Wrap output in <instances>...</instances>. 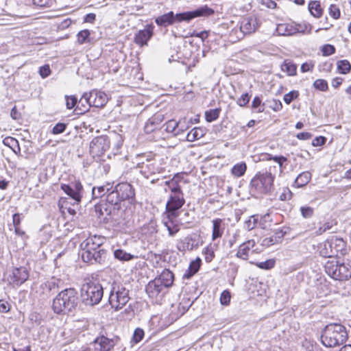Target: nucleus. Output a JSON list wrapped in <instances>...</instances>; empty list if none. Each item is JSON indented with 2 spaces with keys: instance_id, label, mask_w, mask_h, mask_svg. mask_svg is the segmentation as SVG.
<instances>
[{
  "instance_id": "e2e57ef3",
  "label": "nucleus",
  "mask_w": 351,
  "mask_h": 351,
  "mask_svg": "<svg viewBox=\"0 0 351 351\" xmlns=\"http://www.w3.org/2000/svg\"><path fill=\"white\" fill-rule=\"evenodd\" d=\"M270 108L274 112H279L282 110L283 105L280 100L277 99H273L271 101Z\"/></svg>"
},
{
  "instance_id": "c756f323",
  "label": "nucleus",
  "mask_w": 351,
  "mask_h": 351,
  "mask_svg": "<svg viewBox=\"0 0 351 351\" xmlns=\"http://www.w3.org/2000/svg\"><path fill=\"white\" fill-rule=\"evenodd\" d=\"M60 279L54 277L43 282L40 285L42 293L43 294H49L51 292L57 291L59 288Z\"/></svg>"
},
{
  "instance_id": "37998d69",
  "label": "nucleus",
  "mask_w": 351,
  "mask_h": 351,
  "mask_svg": "<svg viewBox=\"0 0 351 351\" xmlns=\"http://www.w3.org/2000/svg\"><path fill=\"white\" fill-rule=\"evenodd\" d=\"M221 108H217L215 109H210L205 112V119L207 122H213L217 120L221 112Z\"/></svg>"
},
{
  "instance_id": "aec40b11",
  "label": "nucleus",
  "mask_w": 351,
  "mask_h": 351,
  "mask_svg": "<svg viewBox=\"0 0 351 351\" xmlns=\"http://www.w3.org/2000/svg\"><path fill=\"white\" fill-rule=\"evenodd\" d=\"M154 27L152 25H147L143 29L139 30L135 35L134 41L140 46L143 47L147 45L148 41L154 34Z\"/></svg>"
},
{
  "instance_id": "a18cd8bd",
  "label": "nucleus",
  "mask_w": 351,
  "mask_h": 351,
  "mask_svg": "<svg viewBox=\"0 0 351 351\" xmlns=\"http://www.w3.org/2000/svg\"><path fill=\"white\" fill-rule=\"evenodd\" d=\"M313 86L315 89L322 92H326L329 88L328 82L324 79H317L314 81Z\"/></svg>"
},
{
  "instance_id": "bb28decb",
  "label": "nucleus",
  "mask_w": 351,
  "mask_h": 351,
  "mask_svg": "<svg viewBox=\"0 0 351 351\" xmlns=\"http://www.w3.org/2000/svg\"><path fill=\"white\" fill-rule=\"evenodd\" d=\"M261 156L262 157V160L264 161H269L273 160L278 165V169L280 173H282L285 168L284 165L285 162L288 161V158L284 156H272V154L269 153H262Z\"/></svg>"
},
{
  "instance_id": "3c124183",
  "label": "nucleus",
  "mask_w": 351,
  "mask_h": 351,
  "mask_svg": "<svg viewBox=\"0 0 351 351\" xmlns=\"http://www.w3.org/2000/svg\"><path fill=\"white\" fill-rule=\"evenodd\" d=\"M204 259L206 263H210L215 258V252L211 245L206 246L202 251Z\"/></svg>"
},
{
  "instance_id": "f704fd0d",
  "label": "nucleus",
  "mask_w": 351,
  "mask_h": 351,
  "mask_svg": "<svg viewBox=\"0 0 351 351\" xmlns=\"http://www.w3.org/2000/svg\"><path fill=\"white\" fill-rule=\"evenodd\" d=\"M58 206L60 212L62 214H65L66 213H67L72 216L76 214L75 209L70 207V203L69 202L68 198L66 197H61L59 199Z\"/></svg>"
},
{
  "instance_id": "9d476101",
  "label": "nucleus",
  "mask_w": 351,
  "mask_h": 351,
  "mask_svg": "<svg viewBox=\"0 0 351 351\" xmlns=\"http://www.w3.org/2000/svg\"><path fill=\"white\" fill-rule=\"evenodd\" d=\"M129 291L121 284L114 283L109 295L108 302L114 311L122 309L129 302Z\"/></svg>"
},
{
  "instance_id": "49530a36",
  "label": "nucleus",
  "mask_w": 351,
  "mask_h": 351,
  "mask_svg": "<svg viewBox=\"0 0 351 351\" xmlns=\"http://www.w3.org/2000/svg\"><path fill=\"white\" fill-rule=\"evenodd\" d=\"M108 186L109 184H107L106 186L94 187L93 189V195L94 196L95 198L101 197L109 191L110 188Z\"/></svg>"
},
{
  "instance_id": "f257e3e1",
  "label": "nucleus",
  "mask_w": 351,
  "mask_h": 351,
  "mask_svg": "<svg viewBox=\"0 0 351 351\" xmlns=\"http://www.w3.org/2000/svg\"><path fill=\"white\" fill-rule=\"evenodd\" d=\"M184 193H169L164 212V226L167 228L169 234L173 237L180 230V225L176 219L180 214V210L185 204Z\"/></svg>"
},
{
  "instance_id": "6e6d98bb",
  "label": "nucleus",
  "mask_w": 351,
  "mask_h": 351,
  "mask_svg": "<svg viewBox=\"0 0 351 351\" xmlns=\"http://www.w3.org/2000/svg\"><path fill=\"white\" fill-rule=\"evenodd\" d=\"M300 210L302 216L305 219L311 218L314 215V208L308 206H301Z\"/></svg>"
},
{
  "instance_id": "bf43d9fd",
  "label": "nucleus",
  "mask_w": 351,
  "mask_h": 351,
  "mask_svg": "<svg viewBox=\"0 0 351 351\" xmlns=\"http://www.w3.org/2000/svg\"><path fill=\"white\" fill-rule=\"evenodd\" d=\"M145 332L143 329L137 328L134 330L132 341L136 343H139L144 337Z\"/></svg>"
},
{
  "instance_id": "6e6552de",
  "label": "nucleus",
  "mask_w": 351,
  "mask_h": 351,
  "mask_svg": "<svg viewBox=\"0 0 351 351\" xmlns=\"http://www.w3.org/2000/svg\"><path fill=\"white\" fill-rule=\"evenodd\" d=\"M326 273L336 280H348L351 278V265L340 257L332 258L324 265Z\"/></svg>"
},
{
  "instance_id": "052dcab7",
  "label": "nucleus",
  "mask_w": 351,
  "mask_h": 351,
  "mask_svg": "<svg viewBox=\"0 0 351 351\" xmlns=\"http://www.w3.org/2000/svg\"><path fill=\"white\" fill-rule=\"evenodd\" d=\"M201 265L202 260L199 257H197L190 263L189 268L196 274L199 270Z\"/></svg>"
},
{
  "instance_id": "ddd939ff",
  "label": "nucleus",
  "mask_w": 351,
  "mask_h": 351,
  "mask_svg": "<svg viewBox=\"0 0 351 351\" xmlns=\"http://www.w3.org/2000/svg\"><path fill=\"white\" fill-rule=\"evenodd\" d=\"M164 115L157 112L153 114L145 123L144 131L147 134H152V139L157 141L165 139L162 130Z\"/></svg>"
},
{
  "instance_id": "2f4dec72",
  "label": "nucleus",
  "mask_w": 351,
  "mask_h": 351,
  "mask_svg": "<svg viewBox=\"0 0 351 351\" xmlns=\"http://www.w3.org/2000/svg\"><path fill=\"white\" fill-rule=\"evenodd\" d=\"M206 134V130L202 127H195L190 130L186 136V140L189 142H193L204 137Z\"/></svg>"
},
{
  "instance_id": "9b49d317",
  "label": "nucleus",
  "mask_w": 351,
  "mask_h": 351,
  "mask_svg": "<svg viewBox=\"0 0 351 351\" xmlns=\"http://www.w3.org/2000/svg\"><path fill=\"white\" fill-rule=\"evenodd\" d=\"M104 295L102 286L93 281L84 284L81 289V295L87 304H98Z\"/></svg>"
},
{
  "instance_id": "dca6fc26",
  "label": "nucleus",
  "mask_w": 351,
  "mask_h": 351,
  "mask_svg": "<svg viewBox=\"0 0 351 351\" xmlns=\"http://www.w3.org/2000/svg\"><path fill=\"white\" fill-rule=\"evenodd\" d=\"M186 173L180 172L176 173L172 178L165 182L169 193H184L181 183H188L189 181L184 178Z\"/></svg>"
},
{
  "instance_id": "f3484780",
  "label": "nucleus",
  "mask_w": 351,
  "mask_h": 351,
  "mask_svg": "<svg viewBox=\"0 0 351 351\" xmlns=\"http://www.w3.org/2000/svg\"><path fill=\"white\" fill-rule=\"evenodd\" d=\"M60 188L66 195L75 201L73 206L75 204L77 206L79 204L82 199L81 192L83 189V186L80 181L72 182L71 186L62 184Z\"/></svg>"
},
{
  "instance_id": "8fccbe9b",
  "label": "nucleus",
  "mask_w": 351,
  "mask_h": 351,
  "mask_svg": "<svg viewBox=\"0 0 351 351\" xmlns=\"http://www.w3.org/2000/svg\"><path fill=\"white\" fill-rule=\"evenodd\" d=\"M333 69V64L329 61H325L318 65V71L322 73L330 74Z\"/></svg>"
},
{
  "instance_id": "412c9836",
  "label": "nucleus",
  "mask_w": 351,
  "mask_h": 351,
  "mask_svg": "<svg viewBox=\"0 0 351 351\" xmlns=\"http://www.w3.org/2000/svg\"><path fill=\"white\" fill-rule=\"evenodd\" d=\"M259 27L258 19L255 16L244 18L240 25V31L243 34H250L255 32Z\"/></svg>"
},
{
  "instance_id": "c9c22d12",
  "label": "nucleus",
  "mask_w": 351,
  "mask_h": 351,
  "mask_svg": "<svg viewBox=\"0 0 351 351\" xmlns=\"http://www.w3.org/2000/svg\"><path fill=\"white\" fill-rule=\"evenodd\" d=\"M247 171V165L245 162H240L235 164L231 169L230 172L235 178L243 176Z\"/></svg>"
},
{
  "instance_id": "393cba45",
  "label": "nucleus",
  "mask_w": 351,
  "mask_h": 351,
  "mask_svg": "<svg viewBox=\"0 0 351 351\" xmlns=\"http://www.w3.org/2000/svg\"><path fill=\"white\" fill-rule=\"evenodd\" d=\"M154 279L159 281L165 288H170L173 286L175 280L174 274L169 269H165Z\"/></svg>"
},
{
  "instance_id": "4d7b16f0",
  "label": "nucleus",
  "mask_w": 351,
  "mask_h": 351,
  "mask_svg": "<svg viewBox=\"0 0 351 351\" xmlns=\"http://www.w3.org/2000/svg\"><path fill=\"white\" fill-rule=\"evenodd\" d=\"M231 300V294L228 290H224L220 295L219 300L222 305L228 306Z\"/></svg>"
},
{
  "instance_id": "de8ad7c7",
  "label": "nucleus",
  "mask_w": 351,
  "mask_h": 351,
  "mask_svg": "<svg viewBox=\"0 0 351 351\" xmlns=\"http://www.w3.org/2000/svg\"><path fill=\"white\" fill-rule=\"evenodd\" d=\"M300 93L297 90H293L286 93L283 97V100L286 104H290L293 101L299 98Z\"/></svg>"
},
{
  "instance_id": "c03bdc74",
  "label": "nucleus",
  "mask_w": 351,
  "mask_h": 351,
  "mask_svg": "<svg viewBox=\"0 0 351 351\" xmlns=\"http://www.w3.org/2000/svg\"><path fill=\"white\" fill-rule=\"evenodd\" d=\"M251 264L256 265L259 269L269 270L274 267L276 261L274 258H271L263 262H251Z\"/></svg>"
},
{
  "instance_id": "4468645a",
  "label": "nucleus",
  "mask_w": 351,
  "mask_h": 351,
  "mask_svg": "<svg viewBox=\"0 0 351 351\" xmlns=\"http://www.w3.org/2000/svg\"><path fill=\"white\" fill-rule=\"evenodd\" d=\"M84 100L86 103V106H84V109H80V114L87 112L90 106L103 108L108 102V96L104 92L93 90L88 94H84L80 99V103Z\"/></svg>"
},
{
  "instance_id": "6ab92c4d",
  "label": "nucleus",
  "mask_w": 351,
  "mask_h": 351,
  "mask_svg": "<svg viewBox=\"0 0 351 351\" xmlns=\"http://www.w3.org/2000/svg\"><path fill=\"white\" fill-rule=\"evenodd\" d=\"M116 339L108 338L104 335L98 336L94 340V350L95 351H111L117 343Z\"/></svg>"
},
{
  "instance_id": "1a4fd4ad",
  "label": "nucleus",
  "mask_w": 351,
  "mask_h": 351,
  "mask_svg": "<svg viewBox=\"0 0 351 351\" xmlns=\"http://www.w3.org/2000/svg\"><path fill=\"white\" fill-rule=\"evenodd\" d=\"M318 251L324 258L339 257V254H343L346 251V242L342 238L332 237L319 244Z\"/></svg>"
},
{
  "instance_id": "58836bf2",
  "label": "nucleus",
  "mask_w": 351,
  "mask_h": 351,
  "mask_svg": "<svg viewBox=\"0 0 351 351\" xmlns=\"http://www.w3.org/2000/svg\"><path fill=\"white\" fill-rule=\"evenodd\" d=\"M3 143L5 146L8 147L12 151H13L15 154L20 152V147L19 145L18 141L11 136L5 137L3 140Z\"/></svg>"
},
{
  "instance_id": "680f3d73",
  "label": "nucleus",
  "mask_w": 351,
  "mask_h": 351,
  "mask_svg": "<svg viewBox=\"0 0 351 351\" xmlns=\"http://www.w3.org/2000/svg\"><path fill=\"white\" fill-rule=\"evenodd\" d=\"M66 128V124L64 123H56L52 129L51 133L53 134H59L63 133Z\"/></svg>"
},
{
  "instance_id": "f03ea898",
  "label": "nucleus",
  "mask_w": 351,
  "mask_h": 351,
  "mask_svg": "<svg viewBox=\"0 0 351 351\" xmlns=\"http://www.w3.org/2000/svg\"><path fill=\"white\" fill-rule=\"evenodd\" d=\"M104 238L97 235L90 236L80 245L81 257L84 262L88 264L105 263L107 250L103 247Z\"/></svg>"
},
{
  "instance_id": "473e14b6",
  "label": "nucleus",
  "mask_w": 351,
  "mask_h": 351,
  "mask_svg": "<svg viewBox=\"0 0 351 351\" xmlns=\"http://www.w3.org/2000/svg\"><path fill=\"white\" fill-rule=\"evenodd\" d=\"M311 173L309 171H304L300 173L295 180L294 186L296 188L304 187L311 180Z\"/></svg>"
},
{
  "instance_id": "5701e85b",
  "label": "nucleus",
  "mask_w": 351,
  "mask_h": 351,
  "mask_svg": "<svg viewBox=\"0 0 351 351\" xmlns=\"http://www.w3.org/2000/svg\"><path fill=\"white\" fill-rule=\"evenodd\" d=\"M286 232L281 229L275 230L273 234L264 238L261 241V245L265 247H269L276 244L282 243Z\"/></svg>"
},
{
  "instance_id": "4c0bfd02",
  "label": "nucleus",
  "mask_w": 351,
  "mask_h": 351,
  "mask_svg": "<svg viewBox=\"0 0 351 351\" xmlns=\"http://www.w3.org/2000/svg\"><path fill=\"white\" fill-rule=\"evenodd\" d=\"M329 16L335 20H339L341 17V11L339 5L337 3H330L327 9Z\"/></svg>"
},
{
  "instance_id": "cd10ccee",
  "label": "nucleus",
  "mask_w": 351,
  "mask_h": 351,
  "mask_svg": "<svg viewBox=\"0 0 351 351\" xmlns=\"http://www.w3.org/2000/svg\"><path fill=\"white\" fill-rule=\"evenodd\" d=\"M308 10L314 18L320 19L324 14V8L318 0H311L308 3Z\"/></svg>"
},
{
  "instance_id": "13d9d810",
  "label": "nucleus",
  "mask_w": 351,
  "mask_h": 351,
  "mask_svg": "<svg viewBox=\"0 0 351 351\" xmlns=\"http://www.w3.org/2000/svg\"><path fill=\"white\" fill-rule=\"evenodd\" d=\"M250 98L251 95L248 93H245L242 94L239 98H238L237 104L240 107H245L250 102Z\"/></svg>"
},
{
  "instance_id": "ea45409f",
  "label": "nucleus",
  "mask_w": 351,
  "mask_h": 351,
  "mask_svg": "<svg viewBox=\"0 0 351 351\" xmlns=\"http://www.w3.org/2000/svg\"><path fill=\"white\" fill-rule=\"evenodd\" d=\"M337 224V221L335 219H330L323 223L319 228L315 231L316 235H321L328 230H330L333 226Z\"/></svg>"
},
{
  "instance_id": "2eb2a0df",
  "label": "nucleus",
  "mask_w": 351,
  "mask_h": 351,
  "mask_svg": "<svg viewBox=\"0 0 351 351\" xmlns=\"http://www.w3.org/2000/svg\"><path fill=\"white\" fill-rule=\"evenodd\" d=\"M29 277V270L23 266L14 267L9 272L7 280L14 287H19L25 283Z\"/></svg>"
},
{
  "instance_id": "20e7f679",
  "label": "nucleus",
  "mask_w": 351,
  "mask_h": 351,
  "mask_svg": "<svg viewBox=\"0 0 351 351\" xmlns=\"http://www.w3.org/2000/svg\"><path fill=\"white\" fill-rule=\"evenodd\" d=\"M276 166H269L266 171H258L252 178L250 187L256 193L261 195H269L274 189Z\"/></svg>"
},
{
  "instance_id": "0eeeda50",
  "label": "nucleus",
  "mask_w": 351,
  "mask_h": 351,
  "mask_svg": "<svg viewBox=\"0 0 351 351\" xmlns=\"http://www.w3.org/2000/svg\"><path fill=\"white\" fill-rule=\"evenodd\" d=\"M77 299V292L75 289H65L53 299L52 308L57 314H65L75 308Z\"/></svg>"
},
{
  "instance_id": "423d86ee",
  "label": "nucleus",
  "mask_w": 351,
  "mask_h": 351,
  "mask_svg": "<svg viewBox=\"0 0 351 351\" xmlns=\"http://www.w3.org/2000/svg\"><path fill=\"white\" fill-rule=\"evenodd\" d=\"M348 338L346 328L340 324H330L324 328L322 343L326 348H335L344 343Z\"/></svg>"
},
{
  "instance_id": "69168bd1",
  "label": "nucleus",
  "mask_w": 351,
  "mask_h": 351,
  "mask_svg": "<svg viewBox=\"0 0 351 351\" xmlns=\"http://www.w3.org/2000/svg\"><path fill=\"white\" fill-rule=\"evenodd\" d=\"M327 138L324 136H319L315 137L312 141V145L313 147L322 146L326 143Z\"/></svg>"
},
{
  "instance_id": "09e8293b",
  "label": "nucleus",
  "mask_w": 351,
  "mask_h": 351,
  "mask_svg": "<svg viewBox=\"0 0 351 351\" xmlns=\"http://www.w3.org/2000/svg\"><path fill=\"white\" fill-rule=\"evenodd\" d=\"M280 193L279 195V199L281 201H289L293 197V193L288 186H284L280 189Z\"/></svg>"
},
{
  "instance_id": "79ce46f5",
  "label": "nucleus",
  "mask_w": 351,
  "mask_h": 351,
  "mask_svg": "<svg viewBox=\"0 0 351 351\" xmlns=\"http://www.w3.org/2000/svg\"><path fill=\"white\" fill-rule=\"evenodd\" d=\"M90 31L89 29H85L80 31L77 34V43L79 45H83L86 43H90Z\"/></svg>"
},
{
  "instance_id": "7ed1b4c3",
  "label": "nucleus",
  "mask_w": 351,
  "mask_h": 351,
  "mask_svg": "<svg viewBox=\"0 0 351 351\" xmlns=\"http://www.w3.org/2000/svg\"><path fill=\"white\" fill-rule=\"evenodd\" d=\"M214 14L215 10L213 8L208 7L207 5H204L193 11L178 13L176 14H174L173 12L170 11L156 18L155 23L159 26L167 27L172 25L176 22H189L197 17H208Z\"/></svg>"
},
{
  "instance_id": "39448f33",
  "label": "nucleus",
  "mask_w": 351,
  "mask_h": 351,
  "mask_svg": "<svg viewBox=\"0 0 351 351\" xmlns=\"http://www.w3.org/2000/svg\"><path fill=\"white\" fill-rule=\"evenodd\" d=\"M106 202L117 209H120L121 204L125 202L134 204L135 202V190L133 186L127 182L117 184L114 189L108 193Z\"/></svg>"
},
{
  "instance_id": "864d4df0",
  "label": "nucleus",
  "mask_w": 351,
  "mask_h": 351,
  "mask_svg": "<svg viewBox=\"0 0 351 351\" xmlns=\"http://www.w3.org/2000/svg\"><path fill=\"white\" fill-rule=\"evenodd\" d=\"M321 51L323 56H329L335 53L336 49L332 45L326 44L322 47Z\"/></svg>"
},
{
  "instance_id": "f8f14e48",
  "label": "nucleus",
  "mask_w": 351,
  "mask_h": 351,
  "mask_svg": "<svg viewBox=\"0 0 351 351\" xmlns=\"http://www.w3.org/2000/svg\"><path fill=\"white\" fill-rule=\"evenodd\" d=\"M111 142L107 135H99L94 137L89 144V153L96 160H101L110 147Z\"/></svg>"
},
{
  "instance_id": "338daca9",
  "label": "nucleus",
  "mask_w": 351,
  "mask_h": 351,
  "mask_svg": "<svg viewBox=\"0 0 351 351\" xmlns=\"http://www.w3.org/2000/svg\"><path fill=\"white\" fill-rule=\"evenodd\" d=\"M51 73V71L48 64L43 65L39 69V73L43 78L48 77Z\"/></svg>"
},
{
  "instance_id": "a19ab883",
  "label": "nucleus",
  "mask_w": 351,
  "mask_h": 351,
  "mask_svg": "<svg viewBox=\"0 0 351 351\" xmlns=\"http://www.w3.org/2000/svg\"><path fill=\"white\" fill-rule=\"evenodd\" d=\"M115 258L121 261H129L135 258V256L130 253L126 252L122 249H117L114 252Z\"/></svg>"
},
{
  "instance_id": "5fc2aeb1",
  "label": "nucleus",
  "mask_w": 351,
  "mask_h": 351,
  "mask_svg": "<svg viewBox=\"0 0 351 351\" xmlns=\"http://www.w3.org/2000/svg\"><path fill=\"white\" fill-rule=\"evenodd\" d=\"M315 61L310 60L301 64L300 71L302 73L312 72L315 68Z\"/></svg>"
},
{
  "instance_id": "7c9ffc66",
  "label": "nucleus",
  "mask_w": 351,
  "mask_h": 351,
  "mask_svg": "<svg viewBox=\"0 0 351 351\" xmlns=\"http://www.w3.org/2000/svg\"><path fill=\"white\" fill-rule=\"evenodd\" d=\"M280 69L287 76L293 77L297 75V64L291 60H285L280 66Z\"/></svg>"
},
{
  "instance_id": "4be33fe9",
  "label": "nucleus",
  "mask_w": 351,
  "mask_h": 351,
  "mask_svg": "<svg viewBox=\"0 0 351 351\" xmlns=\"http://www.w3.org/2000/svg\"><path fill=\"white\" fill-rule=\"evenodd\" d=\"M256 245V242L253 239L247 240L241 243L237 251L236 256L239 259L247 261L251 254L254 250V247Z\"/></svg>"
},
{
  "instance_id": "72a5a7b5",
  "label": "nucleus",
  "mask_w": 351,
  "mask_h": 351,
  "mask_svg": "<svg viewBox=\"0 0 351 351\" xmlns=\"http://www.w3.org/2000/svg\"><path fill=\"white\" fill-rule=\"evenodd\" d=\"M179 123H180L175 119L169 120L165 124V130L167 133L177 136L182 132V130L180 129L178 127Z\"/></svg>"
},
{
  "instance_id": "c85d7f7f",
  "label": "nucleus",
  "mask_w": 351,
  "mask_h": 351,
  "mask_svg": "<svg viewBox=\"0 0 351 351\" xmlns=\"http://www.w3.org/2000/svg\"><path fill=\"white\" fill-rule=\"evenodd\" d=\"M297 28L291 23H282L277 25L276 32L280 36H290L297 32Z\"/></svg>"
},
{
  "instance_id": "e433bc0d",
  "label": "nucleus",
  "mask_w": 351,
  "mask_h": 351,
  "mask_svg": "<svg viewBox=\"0 0 351 351\" xmlns=\"http://www.w3.org/2000/svg\"><path fill=\"white\" fill-rule=\"evenodd\" d=\"M337 71L339 74L347 75L351 71V64L348 60H340L337 62Z\"/></svg>"
},
{
  "instance_id": "a211bd4d",
  "label": "nucleus",
  "mask_w": 351,
  "mask_h": 351,
  "mask_svg": "<svg viewBox=\"0 0 351 351\" xmlns=\"http://www.w3.org/2000/svg\"><path fill=\"white\" fill-rule=\"evenodd\" d=\"M165 287L159 283L158 280L154 279L148 282L145 287V291L149 298L156 302H160L164 295L163 289Z\"/></svg>"
},
{
  "instance_id": "b1692460",
  "label": "nucleus",
  "mask_w": 351,
  "mask_h": 351,
  "mask_svg": "<svg viewBox=\"0 0 351 351\" xmlns=\"http://www.w3.org/2000/svg\"><path fill=\"white\" fill-rule=\"evenodd\" d=\"M141 173L147 177L161 172L160 169L157 166L153 158H147L146 162L141 163Z\"/></svg>"
},
{
  "instance_id": "a878e982",
  "label": "nucleus",
  "mask_w": 351,
  "mask_h": 351,
  "mask_svg": "<svg viewBox=\"0 0 351 351\" xmlns=\"http://www.w3.org/2000/svg\"><path fill=\"white\" fill-rule=\"evenodd\" d=\"M212 241H215L217 239L222 237L225 231V222L224 219L221 218H215L212 221Z\"/></svg>"
},
{
  "instance_id": "0e129e2a",
  "label": "nucleus",
  "mask_w": 351,
  "mask_h": 351,
  "mask_svg": "<svg viewBox=\"0 0 351 351\" xmlns=\"http://www.w3.org/2000/svg\"><path fill=\"white\" fill-rule=\"evenodd\" d=\"M77 102V99L75 96H66V105L68 109H73L76 106Z\"/></svg>"
},
{
  "instance_id": "774afa93",
  "label": "nucleus",
  "mask_w": 351,
  "mask_h": 351,
  "mask_svg": "<svg viewBox=\"0 0 351 351\" xmlns=\"http://www.w3.org/2000/svg\"><path fill=\"white\" fill-rule=\"evenodd\" d=\"M343 81L344 79L341 77H335L331 80L332 86L337 89L343 84Z\"/></svg>"
},
{
  "instance_id": "603ef678",
  "label": "nucleus",
  "mask_w": 351,
  "mask_h": 351,
  "mask_svg": "<svg viewBox=\"0 0 351 351\" xmlns=\"http://www.w3.org/2000/svg\"><path fill=\"white\" fill-rule=\"evenodd\" d=\"M264 103L262 102V99L258 96H256L254 97L252 102V108L253 109H257L256 112L261 113L263 112L265 110Z\"/></svg>"
}]
</instances>
